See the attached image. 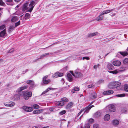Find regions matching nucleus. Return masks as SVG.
<instances>
[{
    "label": "nucleus",
    "instance_id": "nucleus-57",
    "mask_svg": "<svg viewBox=\"0 0 128 128\" xmlns=\"http://www.w3.org/2000/svg\"><path fill=\"white\" fill-rule=\"evenodd\" d=\"M44 56L43 55V54H42V55H41L40 56V58H38L37 60H38L39 59H42V58H44Z\"/></svg>",
    "mask_w": 128,
    "mask_h": 128
},
{
    "label": "nucleus",
    "instance_id": "nucleus-30",
    "mask_svg": "<svg viewBox=\"0 0 128 128\" xmlns=\"http://www.w3.org/2000/svg\"><path fill=\"white\" fill-rule=\"evenodd\" d=\"M28 88V86H23L19 88V90L20 91H21L24 90L27 88Z\"/></svg>",
    "mask_w": 128,
    "mask_h": 128
},
{
    "label": "nucleus",
    "instance_id": "nucleus-53",
    "mask_svg": "<svg viewBox=\"0 0 128 128\" xmlns=\"http://www.w3.org/2000/svg\"><path fill=\"white\" fill-rule=\"evenodd\" d=\"M110 14V16H114L116 15V14L115 13L112 12Z\"/></svg>",
    "mask_w": 128,
    "mask_h": 128
},
{
    "label": "nucleus",
    "instance_id": "nucleus-2",
    "mask_svg": "<svg viewBox=\"0 0 128 128\" xmlns=\"http://www.w3.org/2000/svg\"><path fill=\"white\" fill-rule=\"evenodd\" d=\"M20 95L23 97L25 100H27L32 96V93L30 92H22L20 93Z\"/></svg>",
    "mask_w": 128,
    "mask_h": 128
},
{
    "label": "nucleus",
    "instance_id": "nucleus-42",
    "mask_svg": "<svg viewBox=\"0 0 128 128\" xmlns=\"http://www.w3.org/2000/svg\"><path fill=\"white\" fill-rule=\"evenodd\" d=\"M6 27V26L4 25H3L0 26V30H2Z\"/></svg>",
    "mask_w": 128,
    "mask_h": 128
},
{
    "label": "nucleus",
    "instance_id": "nucleus-33",
    "mask_svg": "<svg viewBox=\"0 0 128 128\" xmlns=\"http://www.w3.org/2000/svg\"><path fill=\"white\" fill-rule=\"evenodd\" d=\"M124 89L125 91L128 92V84H125L124 86Z\"/></svg>",
    "mask_w": 128,
    "mask_h": 128
},
{
    "label": "nucleus",
    "instance_id": "nucleus-3",
    "mask_svg": "<svg viewBox=\"0 0 128 128\" xmlns=\"http://www.w3.org/2000/svg\"><path fill=\"white\" fill-rule=\"evenodd\" d=\"M61 101H56V104L59 106H62L64 104V103L63 102H68V98H62L61 99Z\"/></svg>",
    "mask_w": 128,
    "mask_h": 128
},
{
    "label": "nucleus",
    "instance_id": "nucleus-5",
    "mask_svg": "<svg viewBox=\"0 0 128 128\" xmlns=\"http://www.w3.org/2000/svg\"><path fill=\"white\" fill-rule=\"evenodd\" d=\"M70 72L74 76L77 78H80L82 76V74L79 72L75 71L74 74L73 71H70Z\"/></svg>",
    "mask_w": 128,
    "mask_h": 128
},
{
    "label": "nucleus",
    "instance_id": "nucleus-49",
    "mask_svg": "<svg viewBox=\"0 0 128 128\" xmlns=\"http://www.w3.org/2000/svg\"><path fill=\"white\" fill-rule=\"evenodd\" d=\"M14 50V48H12V49H11L10 50L8 51V52L9 53H11L13 52Z\"/></svg>",
    "mask_w": 128,
    "mask_h": 128
},
{
    "label": "nucleus",
    "instance_id": "nucleus-18",
    "mask_svg": "<svg viewBox=\"0 0 128 128\" xmlns=\"http://www.w3.org/2000/svg\"><path fill=\"white\" fill-rule=\"evenodd\" d=\"M67 80L70 82H71L72 80V76L70 73H68L67 74Z\"/></svg>",
    "mask_w": 128,
    "mask_h": 128
},
{
    "label": "nucleus",
    "instance_id": "nucleus-9",
    "mask_svg": "<svg viewBox=\"0 0 128 128\" xmlns=\"http://www.w3.org/2000/svg\"><path fill=\"white\" fill-rule=\"evenodd\" d=\"M48 77L47 76H45L43 78L42 82L43 84H47L50 82V80H46Z\"/></svg>",
    "mask_w": 128,
    "mask_h": 128
},
{
    "label": "nucleus",
    "instance_id": "nucleus-24",
    "mask_svg": "<svg viewBox=\"0 0 128 128\" xmlns=\"http://www.w3.org/2000/svg\"><path fill=\"white\" fill-rule=\"evenodd\" d=\"M15 28L14 26L11 25L9 27V29L8 30V32L10 33Z\"/></svg>",
    "mask_w": 128,
    "mask_h": 128
},
{
    "label": "nucleus",
    "instance_id": "nucleus-54",
    "mask_svg": "<svg viewBox=\"0 0 128 128\" xmlns=\"http://www.w3.org/2000/svg\"><path fill=\"white\" fill-rule=\"evenodd\" d=\"M34 82L32 80V82H31L30 83V84L32 86H33L34 85Z\"/></svg>",
    "mask_w": 128,
    "mask_h": 128
},
{
    "label": "nucleus",
    "instance_id": "nucleus-58",
    "mask_svg": "<svg viewBox=\"0 0 128 128\" xmlns=\"http://www.w3.org/2000/svg\"><path fill=\"white\" fill-rule=\"evenodd\" d=\"M120 68V69H124L123 70H121V71H124V70H126V68L125 67H121Z\"/></svg>",
    "mask_w": 128,
    "mask_h": 128
},
{
    "label": "nucleus",
    "instance_id": "nucleus-32",
    "mask_svg": "<svg viewBox=\"0 0 128 128\" xmlns=\"http://www.w3.org/2000/svg\"><path fill=\"white\" fill-rule=\"evenodd\" d=\"M123 62L124 64L128 65V58H125L123 60Z\"/></svg>",
    "mask_w": 128,
    "mask_h": 128
},
{
    "label": "nucleus",
    "instance_id": "nucleus-22",
    "mask_svg": "<svg viewBox=\"0 0 128 128\" xmlns=\"http://www.w3.org/2000/svg\"><path fill=\"white\" fill-rule=\"evenodd\" d=\"M114 82L110 83L108 85V87L110 88H115Z\"/></svg>",
    "mask_w": 128,
    "mask_h": 128
},
{
    "label": "nucleus",
    "instance_id": "nucleus-28",
    "mask_svg": "<svg viewBox=\"0 0 128 128\" xmlns=\"http://www.w3.org/2000/svg\"><path fill=\"white\" fill-rule=\"evenodd\" d=\"M14 100H18L20 99V96L19 95L15 94L14 96Z\"/></svg>",
    "mask_w": 128,
    "mask_h": 128
},
{
    "label": "nucleus",
    "instance_id": "nucleus-59",
    "mask_svg": "<svg viewBox=\"0 0 128 128\" xmlns=\"http://www.w3.org/2000/svg\"><path fill=\"white\" fill-rule=\"evenodd\" d=\"M33 113L34 114H37V112H36V110H34L33 112Z\"/></svg>",
    "mask_w": 128,
    "mask_h": 128
},
{
    "label": "nucleus",
    "instance_id": "nucleus-64",
    "mask_svg": "<svg viewBox=\"0 0 128 128\" xmlns=\"http://www.w3.org/2000/svg\"><path fill=\"white\" fill-rule=\"evenodd\" d=\"M70 123V121H69L68 123V124H69Z\"/></svg>",
    "mask_w": 128,
    "mask_h": 128
},
{
    "label": "nucleus",
    "instance_id": "nucleus-14",
    "mask_svg": "<svg viewBox=\"0 0 128 128\" xmlns=\"http://www.w3.org/2000/svg\"><path fill=\"white\" fill-rule=\"evenodd\" d=\"M6 34V29L5 28L0 32V36L4 37Z\"/></svg>",
    "mask_w": 128,
    "mask_h": 128
},
{
    "label": "nucleus",
    "instance_id": "nucleus-52",
    "mask_svg": "<svg viewBox=\"0 0 128 128\" xmlns=\"http://www.w3.org/2000/svg\"><path fill=\"white\" fill-rule=\"evenodd\" d=\"M94 121V120L92 118H90V119L88 121L89 122L92 123Z\"/></svg>",
    "mask_w": 128,
    "mask_h": 128
},
{
    "label": "nucleus",
    "instance_id": "nucleus-43",
    "mask_svg": "<svg viewBox=\"0 0 128 128\" xmlns=\"http://www.w3.org/2000/svg\"><path fill=\"white\" fill-rule=\"evenodd\" d=\"M116 96L118 97H123L124 96L125 94H120L116 95Z\"/></svg>",
    "mask_w": 128,
    "mask_h": 128
},
{
    "label": "nucleus",
    "instance_id": "nucleus-36",
    "mask_svg": "<svg viewBox=\"0 0 128 128\" xmlns=\"http://www.w3.org/2000/svg\"><path fill=\"white\" fill-rule=\"evenodd\" d=\"M93 128H98L99 126L98 124H93Z\"/></svg>",
    "mask_w": 128,
    "mask_h": 128
},
{
    "label": "nucleus",
    "instance_id": "nucleus-45",
    "mask_svg": "<svg viewBox=\"0 0 128 128\" xmlns=\"http://www.w3.org/2000/svg\"><path fill=\"white\" fill-rule=\"evenodd\" d=\"M88 87L89 88H94V86L93 84H91L88 86Z\"/></svg>",
    "mask_w": 128,
    "mask_h": 128
},
{
    "label": "nucleus",
    "instance_id": "nucleus-10",
    "mask_svg": "<svg viewBox=\"0 0 128 128\" xmlns=\"http://www.w3.org/2000/svg\"><path fill=\"white\" fill-rule=\"evenodd\" d=\"M23 109L24 110L27 112H30L33 110L32 107H28L27 106H23L22 107Z\"/></svg>",
    "mask_w": 128,
    "mask_h": 128
},
{
    "label": "nucleus",
    "instance_id": "nucleus-39",
    "mask_svg": "<svg viewBox=\"0 0 128 128\" xmlns=\"http://www.w3.org/2000/svg\"><path fill=\"white\" fill-rule=\"evenodd\" d=\"M66 111L65 110H63L61 112H60L59 113V114L60 115H62L63 114H64L66 113Z\"/></svg>",
    "mask_w": 128,
    "mask_h": 128
},
{
    "label": "nucleus",
    "instance_id": "nucleus-26",
    "mask_svg": "<svg viewBox=\"0 0 128 128\" xmlns=\"http://www.w3.org/2000/svg\"><path fill=\"white\" fill-rule=\"evenodd\" d=\"M18 17L16 16H13L11 19V21L12 22H15L18 20Z\"/></svg>",
    "mask_w": 128,
    "mask_h": 128
},
{
    "label": "nucleus",
    "instance_id": "nucleus-62",
    "mask_svg": "<svg viewBox=\"0 0 128 128\" xmlns=\"http://www.w3.org/2000/svg\"><path fill=\"white\" fill-rule=\"evenodd\" d=\"M14 1L16 2H19L20 0H14Z\"/></svg>",
    "mask_w": 128,
    "mask_h": 128
},
{
    "label": "nucleus",
    "instance_id": "nucleus-25",
    "mask_svg": "<svg viewBox=\"0 0 128 128\" xmlns=\"http://www.w3.org/2000/svg\"><path fill=\"white\" fill-rule=\"evenodd\" d=\"M31 106L32 108H33L34 109H38L40 107L38 105L36 104H32Z\"/></svg>",
    "mask_w": 128,
    "mask_h": 128
},
{
    "label": "nucleus",
    "instance_id": "nucleus-1",
    "mask_svg": "<svg viewBox=\"0 0 128 128\" xmlns=\"http://www.w3.org/2000/svg\"><path fill=\"white\" fill-rule=\"evenodd\" d=\"M114 9H112L110 10H105L102 12H101L100 15L98 17L96 18V20L98 21L102 20L103 18V16H102L110 13V12L113 11Z\"/></svg>",
    "mask_w": 128,
    "mask_h": 128
},
{
    "label": "nucleus",
    "instance_id": "nucleus-15",
    "mask_svg": "<svg viewBox=\"0 0 128 128\" xmlns=\"http://www.w3.org/2000/svg\"><path fill=\"white\" fill-rule=\"evenodd\" d=\"M28 5V4L27 3L24 4L23 5L22 10L23 11H25L26 10H28H28L30 9V8H28L27 6Z\"/></svg>",
    "mask_w": 128,
    "mask_h": 128
},
{
    "label": "nucleus",
    "instance_id": "nucleus-37",
    "mask_svg": "<svg viewBox=\"0 0 128 128\" xmlns=\"http://www.w3.org/2000/svg\"><path fill=\"white\" fill-rule=\"evenodd\" d=\"M109 72L110 73L114 74H116L118 72L116 70L113 71H110Z\"/></svg>",
    "mask_w": 128,
    "mask_h": 128
},
{
    "label": "nucleus",
    "instance_id": "nucleus-6",
    "mask_svg": "<svg viewBox=\"0 0 128 128\" xmlns=\"http://www.w3.org/2000/svg\"><path fill=\"white\" fill-rule=\"evenodd\" d=\"M107 108L110 111L112 112H114L116 110L115 106L112 104L109 105Z\"/></svg>",
    "mask_w": 128,
    "mask_h": 128
},
{
    "label": "nucleus",
    "instance_id": "nucleus-29",
    "mask_svg": "<svg viewBox=\"0 0 128 128\" xmlns=\"http://www.w3.org/2000/svg\"><path fill=\"white\" fill-rule=\"evenodd\" d=\"M73 103L72 102H70L66 106V109H69L71 108V107L72 106Z\"/></svg>",
    "mask_w": 128,
    "mask_h": 128
},
{
    "label": "nucleus",
    "instance_id": "nucleus-47",
    "mask_svg": "<svg viewBox=\"0 0 128 128\" xmlns=\"http://www.w3.org/2000/svg\"><path fill=\"white\" fill-rule=\"evenodd\" d=\"M58 77L62 76L63 75V74L62 73L60 72H58Z\"/></svg>",
    "mask_w": 128,
    "mask_h": 128
},
{
    "label": "nucleus",
    "instance_id": "nucleus-11",
    "mask_svg": "<svg viewBox=\"0 0 128 128\" xmlns=\"http://www.w3.org/2000/svg\"><path fill=\"white\" fill-rule=\"evenodd\" d=\"M119 54L123 56H125L128 55V53L126 51L124 52H120L117 54V56L119 57Z\"/></svg>",
    "mask_w": 128,
    "mask_h": 128
},
{
    "label": "nucleus",
    "instance_id": "nucleus-20",
    "mask_svg": "<svg viewBox=\"0 0 128 128\" xmlns=\"http://www.w3.org/2000/svg\"><path fill=\"white\" fill-rule=\"evenodd\" d=\"M113 125L115 126L118 125L119 123V121L117 120H113L112 121Z\"/></svg>",
    "mask_w": 128,
    "mask_h": 128
},
{
    "label": "nucleus",
    "instance_id": "nucleus-55",
    "mask_svg": "<svg viewBox=\"0 0 128 128\" xmlns=\"http://www.w3.org/2000/svg\"><path fill=\"white\" fill-rule=\"evenodd\" d=\"M122 112L123 113H125V112H126V108L124 109V110H122Z\"/></svg>",
    "mask_w": 128,
    "mask_h": 128
},
{
    "label": "nucleus",
    "instance_id": "nucleus-13",
    "mask_svg": "<svg viewBox=\"0 0 128 128\" xmlns=\"http://www.w3.org/2000/svg\"><path fill=\"white\" fill-rule=\"evenodd\" d=\"M107 67L108 69L110 70H112L114 69V67L112 64L108 62L107 64Z\"/></svg>",
    "mask_w": 128,
    "mask_h": 128
},
{
    "label": "nucleus",
    "instance_id": "nucleus-7",
    "mask_svg": "<svg viewBox=\"0 0 128 128\" xmlns=\"http://www.w3.org/2000/svg\"><path fill=\"white\" fill-rule=\"evenodd\" d=\"M15 103L13 102H8L4 103V105L7 106L12 107L15 105Z\"/></svg>",
    "mask_w": 128,
    "mask_h": 128
},
{
    "label": "nucleus",
    "instance_id": "nucleus-56",
    "mask_svg": "<svg viewBox=\"0 0 128 128\" xmlns=\"http://www.w3.org/2000/svg\"><path fill=\"white\" fill-rule=\"evenodd\" d=\"M31 80H28L26 81V83L27 84H30L31 82H32Z\"/></svg>",
    "mask_w": 128,
    "mask_h": 128
},
{
    "label": "nucleus",
    "instance_id": "nucleus-17",
    "mask_svg": "<svg viewBox=\"0 0 128 128\" xmlns=\"http://www.w3.org/2000/svg\"><path fill=\"white\" fill-rule=\"evenodd\" d=\"M102 114L101 112L100 111L96 112L94 114V116L95 118H97L101 116Z\"/></svg>",
    "mask_w": 128,
    "mask_h": 128
},
{
    "label": "nucleus",
    "instance_id": "nucleus-27",
    "mask_svg": "<svg viewBox=\"0 0 128 128\" xmlns=\"http://www.w3.org/2000/svg\"><path fill=\"white\" fill-rule=\"evenodd\" d=\"M114 87L115 88L120 86L121 84V83L120 82H114Z\"/></svg>",
    "mask_w": 128,
    "mask_h": 128
},
{
    "label": "nucleus",
    "instance_id": "nucleus-35",
    "mask_svg": "<svg viewBox=\"0 0 128 128\" xmlns=\"http://www.w3.org/2000/svg\"><path fill=\"white\" fill-rule=\"evenodd\" d=\"M84 128H90V125L89 124H85L84 126Z\"/></svg>",
    "mask_w": 128,
    "mask_h": 128
},
{
    "label": "nucleus",
    "instance_id": "nucleus-46",
    "mask_svg": "<svg viewBox=\"0 0 128 128\" xmlns=\"http://www.w3.org/2000/svg\"><path fill=\"white\" fill-rule=\"evenodd\" d=\"M85 59L87 60H88L90 59V58L88 57H83L82 58V60H84Z\"/></svg>",
    "mask_w": 128,
    "mask_h": 128
},
{
    "label": "nucleus",
    "instance_id": "nucleus-61",
    "mask_svg": "<svg viewBox=\"0 0 128 128\" xmlns=\"http://www.w3.org/2000/svg\"><path fill=\"white\" fill-rule=\"evenodd\" d=\"M12 0H7L6 1L7 2H10L12 1Z\"/></svg>",
    "mask_w": 128,
    "mask_h": 128
},
{
    "label": "nucleus",
    "instance_id": "nucleus-63",
    "mask_svg": "<svg viewBox=\"0 0 128 128\" xmlns=\"http://www.w3.org/2000/svg\"><path fill=\"white\" fill-rule=\"evenodd\" d=\"M98 57H99V58H102V57H101V56H98Z\"/></svg>",
    "mask_w": 128,
    "mask_h": 128
},
{
    "label": "nucleus",
    "instance_id": "nucleus-19",
    "mask_svg": "<svg viewBox=\"0 0 128 128\" xmlns=\"http://www.w3.org/2000/svg\"><path fill=\"white\" fill-rule=\"evenodd\" d=\"M114 92L112 90H108L104 91L103 92V94H112Z\"/></svg>",
    "mask_w": 128,
    "mask_h": 128
},
{
    "label": "nucleus",
    "instance_id": "nucleus-51",
    "mask_svg": "<svg viewBox=\"0 0 128 128\" xmlns=\"http://www.w3.org/2000/svg\"><path fill=\"white\" fill-rule=\"evenodd\" d=\"M49 53H47L43 54V55L44 57L48 56L49 55Z\"/></svg>",
    "mask_w": 128,
    "mask_h": 128
},
{
    "label": "nucleus",
    "instance_id": "nucleus-8",
    "mask_svg": "<svg viewBox=\"0 0 128 128\" xmlns=\"http://www.w3.org/2000/svg\"><path fill=\"white\" fill-rule=\"evenodd\" d=\"M35 4V2L34 1H32L30 2L29 6L30 8V9L28 10L29 12H32L33 8Z\"/></svg>",
    "mask_w": 128,
    "mask_h": 128
},
{
    "label": "nucleus",
    "instance_id": "nucleus-12",
    "mask_svg": "<svg viewBox=\"0 0 128 128\" xmlns=\"http://www.w3.org/2000/svg\"><path fill=\"white\" fill-rule=\"evenodd\" d=\"M113 64L115 66H118L121 64V62L119 60H115L112 62Z\"/></svg>",
    "mask_w": 128,
    "mask_h": 128
},
{
    "label": "nucleus",
    "instance_id": "nucleus-38",
    "mask_svg": "<svg viewBox=\"0 0 128 128\" xmlns=\"http://www.w3.org/2000/svg\"><path fill=\"white\" fill-rule=\"evenodd\" d=\"M79 89L78 88H75L74 89L72 90V92H73V93H74V91H78L79 90Z\"/></svg>",
    "mask_w": 128,
    "mask_h": 128
},
{
    "label": "nucleus",
    "instance_id": "nucleus-23",
    "mask_svg": "<svg viewBox=\"0 0 128 128\" xmlns=\"http://www.w3.org/2000/svg\"><path fill=\"white\" fill-rule=\"evenodd\" d=\"M98 34V32H96L94 33H91L88 35V37L89 38H91L95 36Z\"/></svg>",
    "mask_w": 128,
    "mask_h": 128
},
{
    "label": "nucleus",
    "instance_id": "nucleus-4",
    "mask_svg": "<svg viewBox=\"0 0 128 128\" xmlns=\"http://www.w3.org/2000/svg\"><path fill=\"white\" fill-rule=\"evenodd\" d=\"M92 107V106H90V105H89L86 107L84 109H82L78 114V116H80L81 113L82 112H84V114H87L89 112L90 110L91 109Z\"/></svg>",
    "mask_w": 128,
    "mask_h": 128
},
{
    "label": "nucleus",
    "instance_id": "nucleus-16",
    "mask_svg": "<svg viewBox=\"0 0 128 128\" xmlns=\"http://www.w3.org/2000/svg\"><path fill=\"white\" fill-rule=\"evenodd\" d=\"M97 95L96 92H93L90 95V98L92 99H94L97 97Z\"/></svg>",
    "mask_w": 128,
    "mask_h": 128
},
{
    "label": "nucleus",
    "instance_id": "nucleus-50",
    "mask_svg": "<svg viewBox=\"0 0 128 128\" xmlns=\"http://www.w3.org/2000/svg\"><path fill=\"white\" fill-rule=\"evenodd\" d=\"M36 112H37V114H40L42 112V110H36Z\"/></svg>",
    "mask_w": 128,
    "mask_h": 128
},
{
    "label": "nucleus",
    "instance_id": "nucleus-44",
    "mask_svg": "<svg viewBox=\"0 0 128 128\" xmlns=\"http://www.w3.org/2000/svg\"><path fill=\"white\" fill-rule=\"evenodd\" d=\"M58 73L57 72L55 74H54L53 75V76L55 78H56L58 77Z\"/></svg>",
    "mask_w": 128,
    "mask_h": 128
},
{
    "label": "nucleus",
    "instance_id": "nucleus-41",
    "mask_svg": "<svg viewBox=\"0 0 128 128\" xmlns=\"http://www.w3.org/2000/svg\"><path fill=\"white\" fill-rule=\"evenodd\" d=\"M100 66V65L99 64H98L97 65H94L93 66V68L95 69H96L97 68H98L99 66Z\"/></svg>",
    "mask_w": 128,
    "mask_h": 128
},
{
    "label": "nucleus",
    "instance_id": "nucleus-48",
    "mask_svg": "<svg viewBox=\"0 0 128 128\" xmlns=\"http://www.w3.org/2000/svg\"><path fill=\"white\" fill-rule=\"evenodd\" d=\"M4 4V2L2 1V0H0V5L3 6Z\"/></svg>",
    "mask_w": 128,
    "mask_h": 128
},
{
    "label": "nucleus",
    "instance_id": "nucleus-40",
    "mask_svg": "<svg viewBox=\"0 0 128 128\" xmlns=\"http://www.w3.org/2000/svg\"><path fill=\"white\" fill-rule=\"evenodd\" d=\"M20 24V20L19 21L17 22H16L15 24V25L14 26L15 27H16L18 26Z\"/></svg>",
    "mask_w": 128,
    "mask_h": 128
},
{
    "label": "nucleus",
    "instance_id": "nucleus-21",
    "mask_svg": "<svg viewBox=\"0 0 128 128\" xmlns=\"http://www.w3.org/2000/svg\"><path fill=\"white\" fill-rule=\"evenodd\" d=\"M110 118V116L109 114H107L104 116V120L106 121H108L109 120Z\"/></svg>",
    "mask_w": 128,
    "mask_h": 128
},
{
    "label": "nucleus",
    "instance_id": "nucleus-60",
    "mask_svg": "<svg viewBox=\"0 0 128 128\" xmlns=\"http://www.w3.org/2000/svg\"><path fill=\"white\" fill-rule=\"evenodd\" d=\"M49 110L51 111H52L54 110V109L52 108H49Z\"/></svg>",
    "mask_w": 128,
    "mask_h": 128
},
{
    "label": "nucleus",
    "instance_id": "nucleus-34",
    "mask_svg": "<svg viewBox=\"0 0 128 128\" xmlns=\"http://www.w3.org/2000/svg\"><path fill=\"white\" fill-rule=\"evenodd\" d=\"M52 89V88H47L46 90L44 91L43 92L42 94H45L47 92H48L49 90H51Z\"/></svg>",
    "mask_w": 128,
    "mask_h": 128
},
{
    "label": "nucleus",
    "instance_id": "nucleus-31",
    "mask_svg": "<svg viewBox=\"0 0 128 128\" xmlns=\"http://www.w3.org/2000/svg\"><path fill=\"white\" fill-rule=\"evenodd\" d=\"M30 14L28 13L26 14L24 16V19L25 20H28L30 18Z\"/></svg>",
    "mask_w": 128,
    "mask_h": 128
}]
</instances>
